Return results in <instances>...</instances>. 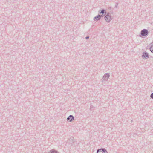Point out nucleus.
<instances>
[{
	"label": "nucleus",
	"instance_id": "15",
	"mask_svg": "<svg viewBox=\"0 0 153 153\" xmlns=\"http://www.w3.org/2000/svg\"><path fill=\"white\" fill-rule=\"evenodd\" d=\"M152 43H151V44H150V45H151V44H152Z\"/></svg>",
	"mask_w": 153,
	"mask_h": 153
},
{
	"label": "nucleus",
	"instance_id": "8",
	"mask_svg": "<svg viewBox=\"0 0 153 153\" xmlns=\"http://www.w3.org/2000/svg\"><path fill=\"white\" fill-rule=\"evenodd\" d=\"M99 12L100 14H105L106 13V11L104 9H102L100 12L99 11Z\"/></svg>",
	"mask_w": 153,
	"mask_h": 153
},
{
	"label": "nucleus",
	"instance_id": "6",
	"mask_svg": "<svg viewBox=\"0 0 153 153\" xmlns=\"http://www.w3.org/2000/svg\"><path fill=\"white\" fill-rule=\"evenodd\" d=\"M142 57L144 58H149V55L148 53L146 52H144L143 53V55H142Z\"/></svg>",
	"mask_w": 153,
	"mask_h": 153
},
{
	"label": "nucleus",
	"instance_id": "14",
	"mask_svg": "<svg viewBox=\"0 0 153 153\" xmlns=\"http://www.w3.org/2000/svg\"><path fill=\"white\" fill-rule=\"evenodd\" d=\"M100 18H101V17H102L103 16V14L102 15H100Z\"/></svg>",
	"mask_w": 153,
	"mask_h": 153
},
{
	"label": "nucleus",
	"instance_id": "1",
	"mask_svg": "<svg viewBox=\"0 0 153 153\" xmlns=\"http://www.w3.org/2000/svg\"><path fill=\"white\" fill-rule=\"evenodd\" d=\"M110 77V75L109 73H105L103 76L102 79V82H103L104 81H107Z\"/></svg>",
	"mask_w": 153,
	"mask_h": 153
},
{
	"label": "nucleus",
	"instance_id": "5",
	"mask_svg": "<svg viewBox=\"0 0 153 153\" xmlns=\"http://www.w3.org/2000/svg\"><path fill=\"white\" fill-rule=\"evenodd\" d=\"M74 117L72 115H70L67 118V120L69 122H72L74 119Z\"/></svg>",
	"mask_w": 153,
	"mask_h": 153
},
{
	"label": "nucleus",
	"instance_id": "3",
	"mask_svg": "<svg viewBox=\"0 0 153 153\" xmlns=\"http://www.w3.org/2000/svg\"><path fill=\"white\" fill-rule=\"evenodd\" d=\"M149 32L148 30L145 29L141 30L140 32V34L142 36H146L148 35Z\"/></svg>",
	"mask_w": 153,
	"mask_h": 153
},
{
	"label": "nucleus",
	"instance_id": "7",
	"mask_svg": "<svg viewBox=\"0 0 153 153\" xmlns=\"http://www.w3.org/2000/svg\"><path fill=\"white\" fill-rule=\"evenodd\" d=\"M100 15L99 14L98 15L96 16L94 18V21H97L100 20Z\"/></svg>",
	"mask_w": 153,
	"mask_h": 153
},
{
	"label": "nucleus",
	"instance_id": "4",
	"mask_svg": "<svg viewBox=\"0 0 153 153\" xmlns=\"http://www.w3.org/2000/svg\"><path fill=\"white\" fill-rule=\"evenodd\" d=\"M97 153H108V152L105 148H102L97 150Z\"/></svg>",
	"mask_w": 153,
	"mask_h": 153
},
{
	"label": "nucleus",
	"instance_id": "11",
	"mask_svg": "<svg viewBox=\"0 0 153 153\" xmlns=\"http://www.w3.org/2000/svg\"><path fill=\"white\" fill-rule=\"evenodd\" d=\"M150 97L153 99V92L150 95Z\"/></svg>",
	"mask_w": 153,
	"mask_h": 153
},
{
	"label": "nucleus",
	"instance_id": "10",
	"mask_svg": "<svg viewBox=\"0 0 153 153\" xmlns=\"http://www.w3.org/2000/svg\"><path fill=\"white\" fill-rule=\"evenodd\" d=\"M94 107L92 105H91L90 106V110L91 111H92V109L93 108H94Z\"/></svg>",
	"mask_w": 153,
	"mask_h": 153
},
{
	"label": "nucleus",
	"instance_id": "12",
	"mask_svg": "<svg viewBox=\"0 0 153 153\" xmlns=\"http://www.w3.org/2000/svg\"><path fill=\"white\" fill-rule=\"evenodd\" d=\"M89 37L88 36H86L85 37V39H89Z\"/></svg>",
	"mask_w": 153,
	"mask_h": 153
},
{
	"label": "nucleus",
	"instance_id": "13",
	"mask_svg": "<svg viewBox=\"0 0 153 153\" xmlns=\"http://www.w3.org/2000/svg\"><path fill=\"white\" fill-rule=\"evenodd\" d=\"M118 3H116V4L115 5V7L116 8H117V6H118Z\"/></svg>",
	"mask_w": 153,
	"mask_h": 153
},
{
	"label": "nucleus",
	"instance_id": "2",
	"mask_svg": "<svg viewBox=\"0 0 153 153\" xmlns=\"http://www.w3.org/2000/svg\"><path fill=\"white\" fill-rule=\"evenodd\" d=\"M105 19L108 22H109L112 20L111 16L109 15V13H108L105 17Z\"/></svg>",
	"mask_w": 153,
	"mask_h": 153
},
{
	"label": "nucleus",
	"instance_id": "9",
	"mask_svg": "<svg viewBox=\"0 0 153 153\" xmlns=\"http://www.w3.org/2000/svg\"><path fill=\"white\" fill-rule=\"evenodd\" d=\"M150 51L151 52L153 53V44L149 48Z\"/></svg>",
	"mask_w": 153,
	"mask_h": 153
}]
</instances>
